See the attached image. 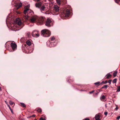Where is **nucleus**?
<instances>
[{"instance_id":"a18cd8bd","label":"nucleus","mask_w":120,"mask_h":120,"mask_svg":"<svg viewBox=\"0 0 120 120\" xmlns=\"http://www.w3.org/2000/svg\"><path fill=\"white\" fill-rule=\"evenodd\" d=\"M1 90V88H0V90Z\"/></svg>"},{"instance_id":"5701e85b","label":"nucleus","mask_w":120,"mask_h":120,"mask_svg":"<svg viewBox=\"0 0 120 120\" xmlns=\"http://www.w3.org/2000/svg\"><path fill=\"white\" fill-rule=\"evenodd\" d=\"M8 106L9 107L11 113L13 114V110L12 109H11L9 105H8Z\"/></svg>"},{"instance_id":"a19ab883","label":"nucleus","mask_w":120,"mask_h":120,"mask_svg":"<svg viewBox=\"0 0 120 120\" xmlns=\"http://www.w3.org/2000/svg\"><path fill=\"white\" fill-rule=\"evenodd\" d=\"M118 108L117 107H116L115 109L116 110H118Z\"/></svg>"},{"instance_id":"412c9836","label":"nucleus","mask_w":120,"mask_h":120,"mask_svg":"<svg viewBox=\"0 0 120 120\" xmlns=\"http://www.w3.org/2000/svg\"><path fill=\"white\" fill-rule=\"evenodd\" d=\"M117 73V71H116L113 73V75L114 77H115Z\"/></svg>"},{"instance_id":"1a4fd4ad","label":"nucleus","mask_w":120,"mask_h":120,"mask_svg":"<svg viewBox=\"0 0 120 120\" xmlns=\"http://www.w3.org/2000/svg\"><path fill=\"white\" fill-rule=\"evenodd\" d=\"M51 20L49 19H48L46 21L45 25L48 27H50L51 26Z\"/></svg>"},{"instance_id":"e433bc0d","label":"nucleus","mask_w":120,"mask_h":120,"mask_svg":"<svg viewBox=\"0 0 120 120\" xmlns=\"http://www.w3.org/2000/svg\"><path fill=\"white\" fill-rule=\"evenodd\" d=\"M8 16H7V19H6V24H7V22H8Z\"/></svg>"},{"instance_id":"4468645a","label":"nucleus","mask_w":120,"mask_h":120,"mask_svg":"<svg viewBox=\"0 0 120 120\" xmlns=\"http://www.w3.org/2000/svg\"><path fill=\"white\" fill-rule=\"evenodd\" d=\"M45 7L44 6H42L41 8H40V10L41 11H44L45 10Z\"/></svg>"},{"instance_id":"58836bf2","label":"nucleus","mask_w":120,"mask_h":120,"mask_svg":"<svg viewBox=\"0 0 120 120\" xmlns=\"http://www.w3.org/2000/svg\"><path fill=\"white\" fill-rule=\"evenodd\" d=\"M99 93L98 92H97L96 93H95V94L96 95H97Z\"/></svg>"},{"instance_id":"423d86ee","label":"nucleus","mask_w":120,"mask_h":120,"mask_svg":"<svg viewBox=\"0 0 120 120\" xmlns=\"http://www.w3.org/2000/svg\"><path fill=\"white\" fill-rule=\"evenodd\" d=\"M64 16L67 17L69 16L70 14V9L69 8L65 9L63 12Z\"/></svg>"},{"instance_id":"9b49d317","label":"nucleus","mask_w":120,"mask_h":120,"mask_svg":"<svg viewBox=\"0 0 120 120\" xmlns=\"http://www.w3.org/2000/svg\"><path fill=\"white\" fill-rule=\"evenodd\" d=\"M41 5V2H39L36 3L35 4V6L36 7L40 8V7Z\"/></svg>"},{"instance_id":"2eb2a0df","label":"nucleus","mask_w":120,"mask_h":120,"mask_svg":"<svg viewBox=\"0 0 120 120\" xmlns=\"http://www.w3.org/2000/svg\"><path fill=\"white\" fill-rule=\"evenodd\" d=\"M62 0H56V2L58 5H60L62 3Z\"/></svg>"},{"instance_id":"6ab92c4d","label":"nucleus","mask_w":120,"mask_h":120,"mask_svg":"<svg viewBox=\"0 0 120 120\" xmlns=\"http://www.w3.org/2000/svg\"><path fill=\"white\" fill-rule=\"evenodd\" d=\"M100 82H95L94 83V84L95 85H97V86H99L100 84Z\"/></svg>"},{"instance_id":"f3484780","label":"nucleus","mask_w":120,"mask_h":120,"mask_svg":"<svg viewBox=\"0 0 120 120\" xmlns=\"http://www.w3.org/2000/svg\"><path fill=\"white\" fill-rule=\"evenodd\" d=\"M105 98V96L104 95H102L100 99L101 101H103L104 100H103Z\"/></svg>"},{"instance_id":"49530a36","label":"nucleus","mask_w":120,"mask_h":120,"mask_svg":"<svg viewBox=\"0 0 120 120\" xmlns=\"http://www.w3.org/2000/svg\"><path fill=\"white\" fill-rule=\"evenodd\" d=\"M34 120H37V119H34Z\"/></svg>"},{"instance_id":"c756f323","label":"nucleus","mask_w":120,"mask_h":120,"mask_svg":"<svg viewBox=\"0 0 120 120\" xmlns=\"http://www.w3.org/2000/svg\"><path fill=\"white\" fill-rule=\"evenodd\" d=\"M112 81V80L110 79L108 81V83L110 84H111V82Z\"/></svg>"},{"instance_id":"0eeeda50","label":"nucleus","mask_w":120,"mask_h":120,"mask_svg":"<svg viewBox=\"0 0 120 120\" xmlns=\"http://www.w3.org/2000/svg\"><path fill=\"white\" fill-rule=\"evenodd\" d=\"M47 44L48 46L50 47H54L56 45V43L55 42H51L50 41H49L47 42Z\"/></svg>"},{"instance_id":"37998d69","label":"nucleus","mask_w":120,"mask_h":120,"mask_svg":"<svg viewBox=\"0 0 120 120\" xmlns=\"http://www.w3.org/2000/svg\"><path fill=\"white\" fill-rule=\"evenodd\" d=\"M25 120V119L24 118H22L21 120Z\"/></svg>"},{"instance_id":"f704fd0d","label":"nucleus","mask_w":120,"mask_h":120,"mask_svg":"<svg viewBox=\"0 0 120 120\" xmlns=\"http://www.w3.org/2000/svg\"><path fill=\"white\" fill-rule=\"evenodd\" d=\"M119 1L118 0H115V2L117 3H118L119 2Z\"/></svg>"},{"instance_id":"aec40b11","label":"nucleus","mask_w":120,"mask_h":120,"mask_svg":"<svg viewBox=\"0 0 120 120\" xmlns=\"http://www.w3.org/2000/svg\"><path fill=\"white\" fill-rule=\"evenodd\" d=\"M55 38L54 37H52L51 38H50L51 42H54L53 41H54L55 40Z\"/></svg>"},{"instance_id":"4be33fe9","label":"nucleus","mask_w":120,"mask_h":120,"mask_svg":"<svg viewBox=\"0 0 120 120\" xmlns=\"http://www.w3.org/2000/svg\"><path fill=\"white\" fill-rule=\"evenodd\" d=\"M108 87V85H105L104 86H103L101 87V89H103V88H106Z\"/></svg>"},{"instance_id":"39448f33","label":"nucleus","mask_w":120,"mask_h":120,"mask_svg":"<svg viewBox=\"0 0 120 120\" xmlns=\"http://www.w3.org/2000/svg\"><path fill=\"white\" fill-rule=\"evenodd\" d=\"M59 11V9L58 6L57 5L54 6V8L52 11L53 14L56 15L58 14Z\"/></svg>"},{"instance_id":"7c9ffc66","label":"nucleus","mask_w":120,"mask_h":120,"mask_svg":"<svg viewBox=\"0 0 120 120\" xmlns=\"http://www.w3.org/2000/svg\"><path fill=\"white\" fill-rule=\"evenodd\" d=\"M94 90H92L91 91H90L89 92L90 94H91L93 93L94 92Z\"/></svg>"},{"instance_id":"f03ea898","label":"nucleus","mask_w":120,"mask_h":120,"mask_svg":"<svg viewBox=\"0 0 120 120\" xmlns=\"http://www.w3.org/2000/svg\"><path fill=\"white\" fill-rule=\"evenodd\" d=\"M45 18H39L36 15L33 16L30 19V21L32 23L36 22L37 25H42L44 23Z\"/></svg>"},{"instance_id":"de8ad7c7","label":"nucleus","mask_w":120,"mask_h":120,"mask_svg":"<svg viewBox=\"0 0 120 120\" xmlns=\"http://www.w3.org/2000/svg\"><path fill=\"white\" fill-rule=\"evenodd\" d=\"M44 0V1H46V0Z\"/></svg>"},{"instance_id":"cd10ccee","label":"nucleus","mask_w":120,"mask_h":120,"mask_svg":"<svg viewBox=\"0 0 120 120\" xmlns=\"http://www.w3.org/2000/svg\"><path fill=\"white\" fill-rule=\"evenodd\" d=\"M9 104L10 105H12L14 104V103L12 102L11 101H10Z\"/></svg>"},{"instance_id":"a211bd4d","label":"nucleus","mask_w":120,"mask_h":120,"mask_svg":"<svg viewBox=\"0 0 120 120\" xmlns=\"http://www.w3.org/2000/svg\"><path fill=\"white\" fill-rule=\"evenodd\" d=\"M100 118V116L99 115L96 114V115L95 118V119H99Z\"/></svg>"},{"instance_id":"bb28decb","label":"nucleus","mask_w":120,"mask_h":120,"mask_svg":"<svg viewBox=\"0 0 120 120\" xmlns=\"http://www.w3.org/2000/svg\"><path fill=\"white\" fill-rule=\"evenodd\" d=\"M108 83V82L107 81H105L104 82V81H103L101 83H100L101 84H102L103 83H104V84H106L107 83Z\"/></svg>"},{"instance_id":"ddd939ff","label":"nucleus","mask_w":120,"mask_h":120,"mask_svg":"<svg viewBox=\"0 0 120 120\" xmlns=\"http://www.w3.org/2000/svg\"><path fill=\"white\" fill-rule=\"evenodd\" d=\"M26 43L27 45H28L29 46H30L31 45V42L29 40H27L26 42Z\"/></svg>"},{"instance_id":"72a5a7b5","label":"nucleus","mask_w":120,"mask_h":120,"mask_svg":"<svg viewBox=\"0 0 120 120\" xmlns=\"http://www.w3.org/2000/svg\"><path fill=\"white\" fill-rule=\"evenodd\" d=\"M120 118V116H119L117 117L116 118V119L117 120H119Z\"/></svg>"},{"instance_id":"4c0bfd02","label":"nucleus","mask_w":120,"mask_h":120,"mask_svg":"<svg viewBox=\"0 0 120 120\" xmlns=\"http://www.w3.org/2000/svg\"><path fill=\"white\" fill-rule=\"evenodd\" d=\"M35 115H33L32 116H31L30 117H35Z\"/></svg>"},{"instance_id":"6e6552de","label":"nucleus","mask_w":120,"mask_h":120,"mask_svg":"<svg viewBox=\"0 0 120 120\" xmlns=\"http://www.w3.org/2000/svg\"><path fill=\"white\" fill-rule=\"evenodd\" d=\"M38 32L36 30L33 31L32 34V36L34 37H39V35L38 34Z\"/></svg>"},{"instance_id":"79ce46f5","label":"nucleus","mask_w":120,"mask_h":120,"mask_svg":"<svg viewBox=\"0 0 120 120\" xmlns=\"http://www.w3.org/2000/svg\"><path fill=\"white\" fill-rule=\"evenodd\" d=\"M30 34V33H28L27 34V35H28V36H29Z\"/></svg>"},{"instance_id":"9d476101","label":"nucleus","mask_w":120,"mask_h":120,"mask_svg":"<svg viewBox=\"0 0 120 120\" xmlns=\"http://www.w3.org/2000/svg\"><path fill=\"white\" fill-rule=\"evenodd\" d=\"M11 46L12 49L14 51L16 49L17 45L15 43H11Z\"/></svg>"},{"instance_id":"dca6fc26","label":"nucleus","mask_w":120,"mask_h":120,"mask_svg":"<svg viewBox=\"0 0 120 120\" xmlns=\"http://www.w3.org/2000/svg\"><path fill=\"white\" fill-rule=\"evenodd\" d=\"M111 76V75L109 74V73L107 74L106 75V78L107 79H109Z\"/></svg>"},{"instance_id":"f8f14e48","label":"nucleus","mask_w":120,"mask_h":120,"mask_svg":"<svg viewBox=\"0 0 120 120\" xmlns=\"http://www.w3.org/2000/svg\"><path fill=\"white\" fill-rule=\"evenodd\" d=\"M22 3H20L19 4L17 5H16V8L17 9H18L20 7H22Z\"/></svg>"},{"instance_id":"b1692460","label":"nucleus","mask_w":120,"mask_h":120,"mask_svg":"<svg viewBox=\"0 0 120 120\" xmlns=\"http://www.w3.org/2000/svg\"><path fill=\"white\" fill-rule=\"evenodd\" d=\"M20 104H21V105L23 107H25L26 106L25 104H24V103H21Z\"/></svg>"},{"instance_id":"473e14b6","label":"nucleus","mask_w":120,"mask_h":120,"mask_svg":"<svg viewBox=\"0 0 120 120\" xmlns=\"http://www.w3.org/2000/svg\"><path fill=\"white\" fill-rule=\"evenodd\" d=\"M104 114L106 116L108 114V112H105L104 113Z\"/></svg>"},{"instance_id":"7ed1b4c3","label":"nucleus","mask_w":120,"mask_h":120,"mask_svg":"<svg viewBox=\"0 0 120 120\" xmlns=\"http://www.w3.org/2000/svg\"><path fill=\"white\" fill-rule=\"evenodd\" d=\"M29 5H27L25 7V10H24V13L25 15L27 13V15H25L24 16V18L26 20L28 19V18L29 17L30 14L32 15L33 14V12L29 9Z\"/></svg>"},{"instance_id":"c03bdc74","label":"nucleus","mask_w":120,"mask_h":120,"mask_svg":"<svg viewBox=\"0 0 120 120\" xmlns=\"http://www.w3.org/2000/svg\"><path fill=\"white\" fill-rule=\"evenodd\" d=\"M96 119L95 120H100V119Z\"/></svg>"},{"instance_id":"393cba45","label":"nucleus","mask_w":120,"mask_h":120,"mask_svg":"<svg viewBox=\"0 0 120 120\" xmlns=\"http://www.w3.org/2000/svg\"><path fill=\"white\" fill-rule=\"evenodd\" d=\"M117 81V79H114L112 81L113 83H116Z\"/></svg>"},{"instance_id":"c85d7f7f","label":"nucleus","mask_w":120,"mask_h":120,"mask_svg":"<svg viewBox=\"0 0 120 120\" xmlns=\"http://www.w3.org/2000/svg\"><path fill=\"white\" fill-rule=\"evenodd\" d=\"M117 91H120V86H119L118 87Z\"/></svg>"},{"instance_id":"c9c22d12","label":"nucleus","mask_w":120,"mask_h":120,"mask_svg":"<svg viewBox=\"0 0 120 120\" xmlns=\"http://www.w3.org/2000/svg\"><path fill=\"white\" fill-rule=\"evenodd\" d=\"M84 120H90V119L88 118H87L84 119Z\"/></svg>"},{"instance_id":"ea45409f","label":"nucleus","mask_w":120,"mask_h":120,"mask_svg":"<svg viewBox=\"0 0 120 120\" xmlns=\"http://www.w3.org/2000/svg\"><path fill=\"white\" fill-rule=\"evenodd\" d=\"M5 103H6V104H7V105L8 106V105H9L8 103L6 101H5Z\"/></svg>"},{"instance_id":"f257e3e1","label":"nucleus","mask_w":120,"mask_h":120,"mask_svg":"<svg viewBox=\"0 0 120 120\" xmlns=\"http://www.w3.org/2000/svg\"><path fill=\"white\" fill-rule=\"evenodd\" d=\"M18 19H16L14 21L16 23V25H14V24L11 25V26L12 30L15 31L18 30L23 26L21 20H18Z\"/></svg>"},{"instance_id":"20e7f679","label":"nucleus","mask_w":120,"mask_h":120,"mask_svg":"<svg viewBox=\"0 0 120 120\" xmlns=\"http://www.w3.org/2000/svg\"><path fill=\"white\" fill-rule=\"evenodd\" d=\"M42 35L44 37H48L50 35V31L47 29L43 30L41 31Z\"/></svg>"},{"instance_id":"2f4dec72","label":"nucleus","mask_w":120,"mask_h":120,"mask_svg":"<svg viewBox=\"0 0 120 120\" xmlns=\"http://www.w3.org/2000/svg\"><path fill=\"white\" fill-rule=\"evenodd\" d=\"M45 119L43 118V117H41L40 118L39 120H45Z\"/></svg>"},{"instance_id":"a878e982","label":"nucleus","mask_w":120,"mask_h":120,"mask_svg":"<svg viewBox=\"0 0 120 120\" xmlns=\"http://www.w3.org/2000/svg\"><path fill=\"white\" fill-rule=\"evenodd\" d=\"M37 111L39 112H41V110L40 109H38L37 110Z\"/></svg>"}]
</instances>
